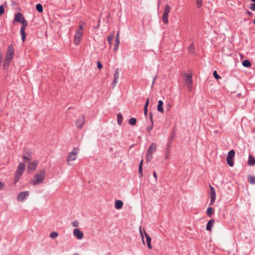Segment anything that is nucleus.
Instances as JSON below:
<instances>
[{"mask_svg": "<svg viewBox=\"0 0 255 255\" xmlns=\"http://www.w3.org/2000/svg\"><path fill=\"white\" fill-rule=\"evenodd\" d=\"M36 8L39 12H42L43 11L42 5L40 3L36 5Z\"/></svg>", "mask_w": 255, "mask_h": 255, "instance_id": "obj_29", "label": "nucleus"}, {"mask_svg": "<svg viewBox=\"0 0 255 255\" xmlns=\"http://www.w3.org/2000/svg\"><path fill=\"white\" fill-rule=\"evenodd\" d=\"M4 186V184L0 181V190H2Z\"/></svg>", "mask_w": 255, "mask_h": 255, "instance_id": "obj_44", "label": "nucleus"}, {"mask_svg": "<svg viewBox=\"0 0 255 255\" xmlns=\"http://www.w3.org/2000/svg\"><path fill=\"white\" fill-rule=\"evenodd\" d=\"M74 255H79L78 254H75Z\"/></svg>", "mask_w": 255, "mask_h": 255, "instance_id": "obj_62", "label": "nucleus"}, {"mask_svg": "<svg viewBox=\"0 0 255 255\" xmlns=\"http://www.w3.org/2000/svg\"><path fill=\"white\" fill-rule=\"evenodd\" d=\"M83 32L82 31H76L74 35V42L75 45H79L82 37Z\"/></svg>", "mask_w": 255, "mask_h": 255, "instance_id": "obj_7", "label": "nucleus"}, {"mask_svg": "<svg viewBox=\"0 0 255 255\" xmlns=\"http://www.w3.org/2000/svg\"><path fill=\"white\" fill-rule=\"evenodd\" d=\"M99 26V24H98V26H96V28H98Z\"/></svg>", "mask_w": 255, "mask_h": 255, "instance_id": "obj_61", "label": "nucleus"}, {"mask_svg": "<svg viewBox=\"0 0 255 255\" xmlns=\"http://www.w3.org/2000/svg\"><path fill=\"white\" fill-rule=\"evenodd\" d=\"M210 191V205H212L215 202L216 200V191L214 187L212 186H209Z\"/></svg>", "mask_w": 255, "mask_h": 255, "instance_id": "obj_9", "label": "nucleus"}, {"mask_svg": "<svg viewBox=\"0 0 255 255\" xmlns=\"http://www.w3.org/2000/svg\"><path fill=\"white\" fill-rule=\"evenodd\" d=\"M114 32H113L110 34V35L107 37V40L108 41V43L111 45L112 44V41L114 37Z\"/></svg>", "mask_w": 255, "mask_h": 255, "instance_id": "obj_23", "label": "nucleus"}, {"mask_svg": "<svg viewBox=\"0 0 255 255\" xmlns=\"http://www.w3.org/2000/svg\"><path fill=\"white\" fill-rule=\"evenodd\" d=\"M253 22H254V24H255V19L254 20Z\"/></svg>", "mask_w": 255, "mask_h": 255, "instance_id": "obj_60", "label": "nucleus"}, {"mask_svg": "<svg viewBox=\"0 0 255 255\" xmlns=\"http://www.w3.org/2000/svg\"><path fill=\"white\" fill-rule=\"evenodd\" d=\"M120 44V41H115V45L114 48V50L116 51L118 49V47Z\"/></svg>", "mask_w": 255, "mask_h": 255, "instance_id": "obj_33", "label": "nucleus"}, {"mask_svg": "<svg viewBox=\"0 0 255 255\" xmlns=\"http://www.w3.org/2000/svg\"><path fill=\"white\" fill-rule=\"evenodd\" d=\"M58 233L56 232H55V231L51 232L50 234V237L52 239H55V238H57L58 237Z\"/></svg>", "mask_w": 255, "mask_h": 255, "instance_id": "obj_31", "label": "nucleus"}, {"mask_svg": "<svg viewBox=\"0 0 255 255\" xmlns=\"http://www.w3.org/2000/svg\"><path fill=\"white\" fill-rule=\"evenodd\" d=\"M214 212V210L212 207H208L207 210V214L208 216L211 217V215L213 214Z\"/></svg>", "mask_w": 255, "mask_h": 255, "instance_id": "obj_28", "label": "nucleus"}, {"mask_svg": "<svg viewBox=\"0 0 255 255\" xmlns=\"http://www.w3.org/2000/svg\"><path fill=\"white\" fill-rule=\"evenodd\" d=\"M188 51L191 54H195L194 46V44L193 43H192V44H191L189 45V46L188 47Z\"/></svg>", "mask_w": 255, "mask_h": 255, "instance_id": "obj_24", "label": "nucleus"}, {"mask_svg": "<svg viewBox=\"0 0 255 255\" xmlns=\"http://www.w3.org/2000/svg\"><path fill=\"white\" fill-rule=\"evenodd\" d=\"M171 7L167 4L165 6L163 12V15L162 16V20L165 23H168V14L170 13Z\"/></svg>", "mask_w": 255, "mask_h": 255, "instance_id": "obj_5", "label": "nucleus"}, {"mask_svg": "<svg viewBox=\"0 0 255 255\" xmlns=\"http://www.w3.org/2000/svg\"><path fill=\"white\" fill-rule=\"evenodd\" d=\"M23 159L25 162L30 161L32 159L31 155L30 153H24L23 155Z\"/></svg>", "mask_w": 255, "mask_h": 255, "instance_id": "obj_17", "label": "nucleus"}, {"mask_svg": "<svg viewBox=\"0 0 255 255\" xmlns=\"http://www.w3.org/2000/svg\"><path fill=\"white\" fill-rule=\"evenodd\" d=\"M85 123L84 118L83 116L80 117L76 122L77 127L78 128H81Z\"/></svg>", "mask_w": 255, "mask_h": 255, "instance_id": "obj_16", "label": "nucleus"}, {"mask_svg": "<svg viewBox=\"0 0 255 255\" xmlns=\"http://www.w3.org/2000/svg\"><path fill=\"white\" fill-rule=\"evenodd\" d=\"M152 126L151 127H149L148 128V130L149 131L150 130H151L152 129Z\"/></svg>", "mask_w": 255, "mask_h": 255, "instance_id": "obj_57", "label": "nucleus"}, {"mask_svg": "<svg viewBox=\"0 0 255 255\" xmlns=\"http://www.w3.org/2000/svg\"><path fill=\"white\" fill-rule=\"evenodd\" d=\"M119 69L118 68H117L114 71V74L113 76V87H114L118 83V79L119 78Z\"/></svg>", "mask_w": 255, "mask_h": 255, "instance_id": "obj_12", "label": "nucleus"}, {"mask_svg": "<svg viewBox=\"0 0 255 255\" xmlns=\"http://www.w3.org/2000/svg\"><path fill=\"white\" fill-rule=\"evenodd\" d=\"M2 57H3L2 54L1 53H0V62L1 61V60L2 59Z\"/></svg>", "mask_w": 255, "mask_h": 255, "instance_id": "obj_54", "label": "nucleus"}, {"mask_svg": "<svg viewBox=\"0 0 255 255\" xmlns=\"http://www.w3.org/2000/svg\"><path fill=\"white\" fill-rule=\"evenodd\" d=\"M77 31H82L83 32V27L82 25H79V29Z\"/></svg>", "mask_w": 255, "mask_h": 255, "instance_id": "obj_45", "label": "nucleus"}, {"mask_svg": "<svg viewBox=\"0 0 255 255\" xmlns=\"http://www.w3.org/2000/svg\"><path fill=\"white\" fill-rule=\"evenodd\" d=\"M251 64V62L248 60H245L242 62V65L245 67H249Z\"/></svg>", "mask_w": 255, "mask_h": 255, "instance_id": "obj_27", "label": "nucleus"}, {"mask_svg": "<svg viewBox=\"0 0 255 255\" xmlns=\"http://www.w3.org/2000/svg\"><path fill=\"white\" fill-rule=\"evenodd\" d=\"M45 173L44 170H41L36 173L31 181L32 185L35 186L41 183L44 179Z\"/></svg>", "mask_w": 255, "mask_h": 255, "instance_id": "obj_2", "label": "nucleus"}, {"mask_svg": "<svg viewBox=\"0 0 255 255\" xmlns=\"http://www.w3.org/2000/svg\"><path fill=\"white\" fill-rule=\"evenodd\" d=\"M156 79V76H155V77L153 78V79L152 83V85H151V87H153V84H154V82H155V81Z\"/></svg>", "mask_w": 255, "mask_h": 255, "instance_id": "obj_50", "label": "nucleus"}, {"mask_svg": "<svg viewBox=\"0 0 255 255\" xmlns=\"http://www.w3.org/2000/svg\"><path fill=\"white\" fill-rule=\"evenodd\" d=\"M144 236L146 239V242L147 247L148 249H151L152 248L151 244V239L150 238L149 236L146 233V232L145 231H144Z\"/></svg>", "mask_w": 255, "mask_h": 255, "instance_id": "obj_15", "label": "nucleus"}, {"mask_svg": "<svg viewBox=\"0 0 255 255\" xmlns=\"http://www.w3.org/2000/svg\"><path fill=\"white\" fill-rule=\"evenodd\" d=\"M4 7L3 5H0V15H2L4 13Z\"/></svg>", "mask_w": 255, "mask_h": 255, "instance_id": "obj_39", "label": "nucleus"}, {"mask_svg": "<svg viewBox=\"0 0 255 255\" xmlns=\"http://www.w3.org/2000/svg\"><path fill=\"white\" fill-rule=\"evenodd\" d=\"M14 54V47L12 45L8 46L4 60L3 66L6 67L8 66L10 61L12 59Z\"/></svg>", "mask_w": 255, "mask_h": 255, "instance_id": "obj_1", "label": "nucleus"}, {"mask_svg": "<svg viewBox=\"0 0 255 255\" xmlns=\"http://www.w3.org/2000/svg\"><path fill=\"white\" fill-rule=\"evenodd\" d=\"M169 157V154L168 152H166L165 153L164 157L166 160H167L168 158Z\"/></svg>", "mask_w": 255, "mask_h": 255, "instance_id": "obj_48", "label": "nucleus"}, {"mask_svg": "<svg viewBox=\"0 0 255 255\" xmlns=\"http://www.w3.org/2000/svg\"><path fill=\"white\" fill-rule=\"evenodd\" d=\"M25 165L23 163L20 162L18 166L16 173L22 175L23 172L25 170Z\"/></svg>", "mask_w": 255, "mask_h": 255, "instance_id": "obj_13", "label": "nucleus"}, {"mask_svg": "<svg viewBox=\"0 0 255 255\" xmlns=\"http://www.w3.org/2000/svg\"><path fill=\"white\" fill-rule=\"evenodd\" d=\"M142 172V167L141 166H139L138 167V173L139 172Z\"/></svg>", "mask_w": 255, "mask_h": 255, "instance_id": "obj_51", "label": "nucleus"}, {"mask_svg": "<svg viewBox=\"0 0 255 255\" xmlns=\"http://www.w3.org/2000/svg\"><path fill=\"white\" fill-rule=\"evenodd\" d=\"M247 13H248V14H251L252 13L250 11H248V12H247Z\"/></svg>", "mask_w": 255, "mask_h": 255, "instance_id": "obj_58", "label": "nucleus"}, {"mask_svg": "<svg viewBox=\"0 0 255 255\" xmlns=\"http://www.w3.org/2000/svg\"><path fill=\"white\" fill-rule=\"evenodd\" d=\"M202 4V0H197V4L198 7L201 6Z\"/></svg>", "mask_w": 255, "mask_h": 255, "instance_id": "obj_41", "label": "nucleus"}, {"mask_svg": "<svg viewBox=\"0 0 255 255\" xmlns=\"http://www.w3.org/2000/svg\"><path fill=\"white\" fill-rule=\"evenodd\" d=\"M156 149V144L155 143H152L147 151L146 155V160L147 162H148L151 160L152 158V154L155 151Z\"/></svg>", "mask_w": 255, "mask_h": 255, "instance_id": "obj_4", "label": "nucleus"}, {"mask_svg": "<svg viewBox=\"0 0 255 255\" xmlns=\"http://www.w3.org/2000/svg\"><path fill=\"white\" fill-rule=\"evenodd\" d=\"M136 123V120L134 118H131L129 120V124L132 126H134L135 125Z\"/></svg>", "mask_w": 255, "mask_h": 255, "instance_id": "obj_32", "label": "nucleus"}, {"mask_svg": "<svg viewBox=\"0 0 255 255\" xmlns=\"http://www.w3.org/2000/svg\"><path fill=\"white\" fill-rule=\"evenodd\" d=\"M251 1H252L253 2H255V0H251Z\"/></svg>", "mask_w": 255, "mask_h": 255, "instance_id": "obj_59", "label": "nucleus"}, {"mask_svg": "<svg viewBox=\"0 0 255 255\" xmlns=\"http://www.w3.org/2000/svg\"><path fill=\"white\" fill-rule=\"evenodd\" d=\"M22 24V26L26 27L28 25L27 22L24 19H22V20L20 22Z\"/></svg>", "mask_w": 255, "mask_h": 255, "instance_id": "obj_36", "label": "nucleus"}, {"mask_svg": "<svg viewBox=\"0 0 255 255\" xmlns=\"http://www.w3.org/2000/svg\"><path fill=\"white\" fill-rule=\"evenodd\" d=\"M248 164L250 166H253L255 164V160L251 155L249 156Z\"/></svg>", "mask_w": 255, "mask_h": 255, "instance_id": "obj_22", "label": "nucleus"}, {"mask_svg": "<svg viewBox=\"0 0 255 255\" xmlns=\"http://www.w3.org/2000/svg\"><path fill=\"white\" fill-rule=\"evenodd\" d=\"M72 226L77 227L79 226V222L77 221H74L71 223Z\"/></svg>", "mask_w": 255, "mask_h": 255, "instance_id": "obj_38", "label": "nucleus"}, {"mask_svg": "<svg viewBox=\"0 0 255 255\" xmlns=\"http://www.w3.org/2000/svg\"><path fill=\"white\" fill-rule=\"evenodd\" d=\"M163 104V103L162 101H161V100L158 101L157 109L159 112H160L162 113H163L164 112V110L162 108Z\"/></svg>", "mask_w": 255, "mask_h": 255, "instance_id": "obj_21", "label": "nucleus"}, {"mask_svg": "<svg viewBox=\"0 0 255 255\" xmlns=\"http://www.w3.org/2000/svg\"><path fill=\"white\" fill-rule=\"evenodd\" d=\"M149 118L152 120V113H150L149 114Z\"/></svg>", "mask_w": 255, "mask_h": 255, "instance_id": "obj_56", "label": "nucleus"}, {"mask_svg": "<svg viewBox=\"0 0 255 255\" xmlns=\"http://www.w3.org/2000/svg\"><path fill=\"white\" fill-rule=\"evenodd\" d=\"M21 176V175L17 174L15 173L14 178V182L15 183L17 182Z\"/></svg>", "mask_w": 255, "mask_h": 255, "instance_id": "obj_30", "label": "nucleus"}, {"mask_svg": "<svg viewBox=\"0 0 255 255\" xmlns=\"http://www.w3.org/2000/svg\"><path fill=\"white\" fill-rule=\"evenodd\" d=\"M143 162V160H141L140 161V163H139V166H141V167H142Z\"/></svg>", "mask_w": 255, "mask_h": 255, "instance_id": "obj_52", "label": "nucleus"}, {"mask_svg": "<svg viewBox=\"0 0 255 255\" xmlns=\"http://www.w3.org/2000/svg\"><path fill=\"white\" fill-rule=\"evenodd\" d=\"M248 181L252 184H255V177L250 175L248 176Z\"/></svg>", "mask_w": 255, "mask_h": 255, "instance_id": "obj_26", "label": "nucleus"}, {"mask_svg": "<svg viewBox=\"0 0 255 255\" xmlns=\"http://www.w3.org/2000/svg\"><path fill=\"white\" fill-rule=\"evenodd\" d=\"M29 195V191H23L20 192L17 197V199L18 201H24L27 199Z\"/></svg>", "mask_w": 255, "mask_h": 255, "instance_id": "obj_8", "label": "nucleus"}, {"mask_svg": "<svg viewBox=\"0 0 255 255\" xmlns=\"http://www.w3.org/2000/svg\"><path fill=\"white\" fill-rule=\"evenodd\" d=\"M37 164H38V162L36 161L29 162V163L27 166V171H34L36 169Z\"/></svg>", "mask_w": 255, "mask_h": 255, "instance_id": "obj_14", "label": "nucleus"}, {"mask_svg": "<svg viewBox=\"0 0 255 255\" xmlns=\"http://www.w3.org/2000/svg\"><path fill=\"white\" fill-rule=\"evenodd\" d=\"M138 174H139V176L140 177H142V176H143L142 172H141H141H139V173H138Z\"/></svg>", "mask_w": 255, "mask_h": 255, "instance_id": "obj_55", "label": "nucleus"}, {"mask_svg": "<svg viewBox=\"0 0 255 255\" xmlns=\"http://www.w3.org/2000/svg\"><path fill=\"white\" fill-rule=\"evenodd\" d=\"M250 8L252 10L255 11V3H252Z\"/></svg>", "mask_w": 255, "mask_h": 255, "instance_id": "obj_42", "label": "nucleus"}, {"mask_svg": "<svg viewBox=\"0 0 255 255\" xmlns=\"http://www.w3.org/2000/svg\"><path fill=\"white\" fill-rule=\"evenodd\" d=\"M214 223L215 221L213 219H211L209 221L207 224L206 230L208 231H211L212 227H213Z\"/></svg>", "mask_w": 255, "mask_h": 255, "instance_id": "obj_19", "label": "nucleus"}, {"mask_svg": "<svg viewBox=\"0 0 255 255\" xmlns=\"http://www.w3.org/2000/svg\"><path fill=\"white\" fill-rule=\"evenodd\" d=\"M79 152V149L77 147H75L73 149L68 155L67 157V162L69 166L73 165V161L77 158V155Z\"/></svg>", "mask_w": 255, "mask_h": 255, "instance_id": "obj_3", "label": "nucleus"}, {"mask_svg": "<svg viewBox=\"0 0 255 255\" xmlns=\"http://www.w3.org/2000/svg\"><path fill=\"white\" fill-rule=\"evenodd\" d=\"M153 176L155 178V179H157V175H156V172L155 171L153 172Z\"/></svg>", "mask_w": 255, "mask_h": 255, "instance_id": "obj_53", "label": "nucleus"}, {"mask_svg": "<svg viewBox=\"0 0 255 255\" xmlns=\"http://www.w3.org/2000/svg\"><path fill=\"white\" fill-rule=\"evenodd\" d=\"M213 76H214V78L217 80H218L221 78L220 77V76L217 74V72L216 71H214L213 72Z\"/></svg>", "mask_w": 255, "mask_h": 255, "instance_id": "obj_34", "label": "nucleus"}, {"mask_svg": "<svg viewBox=\"0 0 255 255\" xmlns=\"http://www.w3.org/2000/svg\"><path fill=\"white\" fill-rule=\"evenodd\" d=\"M139 233H140V236L142 238V243L143 244H144V237H143V233H142V229L141 228H139Z\"/></svg>", "mask_w": 255, "mask_h": 255, "instance_id": "obj_37", "label": "nucleus"}, {"mask_svg": "<svg viewBox=\"0 0 255 255\" xmlns=\"http://www.w3.org/2000/svg\"><path fill=\"white\" fill-rule=\"evenodd\" d=\"M235 152L234 150H230L228 153L227 157V163L231 167L234 166V162L233 161V159L235 156Z\"/></svg>", "mask_w": 255, "mask_h": 255, "instance_id": "obj_6", "label": "nucleus"}, {"mask_svg": "<svg viewBox=\"0 0 255 255\" xmlns=\"http://www.w3.org/2000/svg\"><path fill=\"white\" fill-rule=\"evenodd\" d=\"M123 202L121 200H116L115 202V206L117 209H120L122 208Z\"/></svg>", "mask_w": 255, "mask_h": 255, "instance_id": "obj_18", "label": "nucleus"}, {"mask_svg": "<svg viewBox=\"0 0 255 255\" xmlns=\"http://www.w3.org/2000/svg\"><path fill=\"white\" fill-rule=\"evenodd\" d=\"M23 19H24V18L20 13H17L15 14V21L20 22Z\"/></svg>", "mask_w": 255, "mask_h": 255, "instance_id": "obj_20", "label": "nucleus"}, {"mask_svg": "<svg viewBox=\"0 0 255 255\" xmlns=\"http://www.w3.org/2000/svg\"><path fill=\"white\" fill-rule=\"evenodd\" d=\"M184 80L186 82V84L187 86V88L189 91L191 90L192 89V86L191 84L192 83V75L188 74H185V77L184 78Z\"/></svg>", "mask_w": 255, "mask_h": 255, "instance_id": "obj_10", "label": "nucleus"}, {"mask_svg": "<svg viewBox=\"0 0 255 255\" xmlns=\"http://www.w3.org/2000/svg\"><path fill=\"white\" fill-rule=\"evenodd\" d=\"M144 114L145 116H147V108H144Z\"/></svg>", "mask_w": 255, "mask_h": 255, "instance_id": "obj_49", "label": "nucleus"}, {"mask_svg": "<svg viewBox=\"0 0 255 255\" xmlns=\"http://www.w3.org/2000/svg\"><path fill=\"white\" fill-rule=\"evenodd\" d=\"M21 35V39L23 42H24L26 39V34L25 32L20 33Z\"/></svg>", "mask_w": 255, "mask_h": 255, "instance_id": "obj_35", "label": "nucleus"}, {"mask_svg": "<svg viewBox=\"0 0 255 255\" xmlns=\"http://www.w3.org/2000/svg\"><path fill=\"white\" fill-rule=\"evenodd\" d=\"M115 41H120V33H119V32H118V33H117V34L116 35Z\"/></svg>", "mask_w": 255, "mask_h": 255, "instance_id": "obj_43", "label": "nucleus"}, {"mask_svg": "<svg viewBox=\"0 0 255 255\" xmlns=\"http://www.w3.org/2000/svg\"><path fill=\"white\" fill-rule=\"evenodd\" d=\"M118 123L121 125L123 121V116L121 113H118L117 115Z\"/></svg>", "mask_w": 255, "mask_h": 255, "instance_id": "obj_25", "label": "nucleus"}, {"mask_svg": "<svg viewBox=\"0 0 255 255\" xmlns=\"http://www.w3.org/2000/svg\"><path fill=\"white\" fill-rule=\"evenodd\" d=\"M148 104H149V99H147V101H146V103H145V105H144V108H147V107H148Z\"/></svg>", "mask_w": 255, "mask_h": 255, "instance_id": "obj_46", "label": "nucleus"}, {"mask_svg": "<svg viewBox=\"0 0 255 255\" xmlns=\"http://www.w3.org/2000/svg\"><path fill=\"white\" fill-rule=\"evenodd\" d=\"M25 27H24V26H21V28H20V33L25 32L24 30H25Z\"/></svg>", "mask_w": 255, "mask_h": 255, "instance_id": "obj_47", "label": "nucleus"}, {"mask_svg": "<svg viewBox=\"0 0 255 255\" xmlns=\"http://www.w3.org/2000/svg\"><path fill=\"white\" fill-rule=\"evenodd\" d=\"M73 235L79 240H82L84 237L83 233L78 228L74 230Z\"/></svg>", "mask_w": 255, "mask_h": 255, "instance_id": "obj_11", "label": "nucleus"}, {"mask_svg": "<svg viewBox=\"0 0 255 255\" xmlns=\"http://www.w3.org/2000/svg\"><path fill=\"white\" fill-rule=\"evenodd\" d=\"M97 67L98 68V69H101L102 68L103 65L100 61H97Z\"/></svg>", "mask_w": 255, "mask_h": 255, "instance_id": "obj_40", "label": "nucleus"}]
</instances>
